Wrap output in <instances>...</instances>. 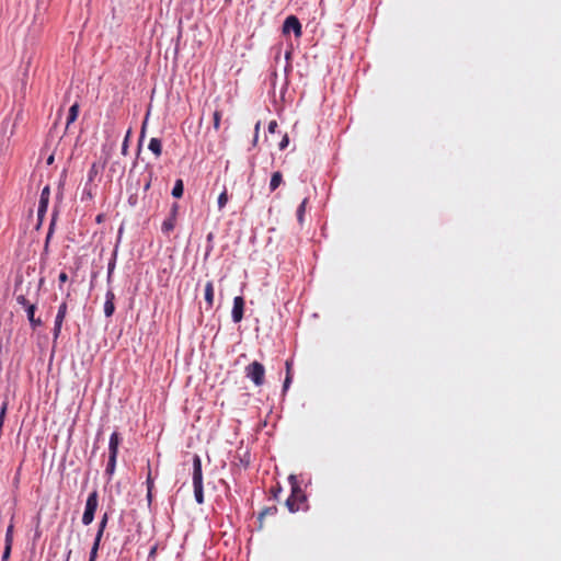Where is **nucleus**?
<instances>
[{
	"label": "nucleus",
	"instance_id": "obj_1",
	"mask_svg": "<svg viewBox=\"0 0 561 561\" xmlns=\"http://www.w3.org/2000/svg\"><path fill=\"white\" fill-rule=\"evenodd\" d=\"M289 483L291 492L289 497L286 500V506L290 513H297L299 511H306L308 508L307 496L301 490L296 476L290 474Z\"/></svg>",
	"mask_w": 561,
	"mask_h": 561
},
{
	"label": "nucleus",
	"instance_id": "obj_2",
	"mask_svg": "<svg viewBox=\"0 0 561 561\" xmlns=\"http://www.w3.org/2000/svg\"><path fill=\"white\" fill-rule=\"evenodd\" d=\"M99 506V493L96 490L92 491L85 503V508L82 515V524L88 526L90 525L94 519L95 511Z\"/></svg>",
	"mask_w": 561,
	"mask_h": 561
},
{
	"label": "nucleus",
	"instance_id": "obj_3",
	"mask_svg": "<svg viewBox=\"0 0 561 561\" xmlns=\"http://www.w3.org/2000/svg\"><path fill=\"white\" fill-rule=\"evenodd\" d=\"M245 376L253 381L255 386L264 383L265 368L260 362H252L244 369Z\"/></svg>",
	"mask_w": 561,
	"mask_h": 561
},
{
	"label": "nucleus",
	"instance_id": "obj_4",
	"mask_svg": "<svg viewBox=\"0 0 561 561\" xmlns=\"http://www.w3.org/2000/svg\"><path fill=\"white\" fill-rule=\"evenodd\" d=\"M107 522H108V514L104 513V515L102 516V518H101V520L99 523V529H98V533H96V536H95L92 549L90 551L89 561H95L96 560L98 551H99V548H100V543H101L104 530L106 528Z\"/></svg>",
	"mask_w": 561,
	"mask_h": 561
},
{
	"label": "nucleus",
	"instance_id": "obj_5",
	"mask_svg": "<svg viewBox=\"0 0 561 561\" xmlns=\"http://www.w3.org/2000/svg\"><path fill=\"white\" fill-rule=\"evenodd\" d=\"M289 32H294L297 38H299L302 34L301 23L295 15H289L284 21L283 33L288 34Z\"/></svg>",
	"mask_w": 561,
	"mask_h": 561
},
{
	"label": "nucleus",
	"instance_id": "obj_6",
	"mask_svg": "<svg viewBox=\"0 0 561 561\" xmlns=\"http://www.w3.org/2000/svg\"><path fill=\"white\" fill-rule=\"evenodd\" d=\"M244 299L242 296H237L233 299V307L231 317L234 323H239L243 319Z\"/></svg>",
	"mask_w": 561,
	"mask_h": 561
},
{
	"label": "nucleus",
	"instance_id": "obj_7",
	"mask_svg": "<svg viewBox=\"0 0 561 561\" xmlns=\"http://www.w3.org/2000/svg\"><path fill=\"white\" fill-rule=\"evenodd\" d=\"M203 485L202 460L198 455L193 457V486Z\"/></svg>",
	"mask_w": 561,
	"mask_h": 561
},
{
	"label": "nucleus",
	"instance_id": "obj_8",
	"mask_svg": "<svg viewBox=\"0 0 561 561\" xmlns=\"http://www.w3.org/2000/svg\"><path fill=\"white\" fill-rule=\"evenodd\" d=\"M49 196H50V190L49 186H45L42 190L41 198H39V205H38V216H42L46 213L48 203H49Z\"/></svg>",
	"mask_w": 561,
	"mask_h": 561
},
{
	"label": "nucleus",
	"instance_id": "obj_9",
	"mask_svg": "<svg viewBox=\"0 0 561 561\" xmlns=\"http://www.w3.org/2000/svg\"><path fill=\"white\" fill-rule=\"evenodd\" d=\"M121 444V437L117 432L112 433L108 442V456L118 455V446Z\"/></svg>",
	"mask_w": 561,
	"mask_h": 561
},
{
	"label": "nucleus",
	"instance_id": "obj_10",
	"mask_svg": "<svg viewBox=\"0 0 561 561\" xmlns=\"http://www.w3.org/2000/svg\"><path fill=\"white\" fill-rule=\"evenodd\" d=\"M114 299H115L114 293L112 290H108L106 293V299H105V304H104V313L106 317L113 316V313L115 311Z\"/></svg>",
	"mask_w": 561,
	"mask_h": 561
},
{
	"label": "nucleus",
	"instance_id": "obj_11",
	"mask_svg": "<svg viewBox=\"0 0 561 561\" xmlns=\"http://www.w3.org/2000/svg\"><path fill=\"white\" fill-rule=\"evenodd\" d=\"M176 219L178 218L168 216L163 220V222L161 225V231L163 234L169 236L174 230L175 225H176Z\"/></svg>",
	"mask_w": 561,
	"mask_h": 561
},
{
	"label": "nucleus",
	"instance_id": "obj_12",
	"mask_svg": "<svg viewBox=\"0 0 561 561\" xmlns=\"http://www.w3.org/2000/svg\"><path fill=\"white\" fill-rule=\"evenodd\" d=\"M35 310H36L35 305H27V310H26L27 318H28L31 325L34 329L42 325V320L39 318H35Z\"/></svg>",
	"mask_w": 561,
	"mask_h": 561
},
{
	"label": "nucleus",
	"instance_id": "obj_13",
	"mask_svg": "<svg viewBox=\"0 0 561 561\" xmlns=\"http://www.w3.org/2000/svg\"><path fill=\"white\" fill-rule=\"evenodd\" d=\"M148 149L159 158L162 153V142L159 138H151L148 145Z\"/></svg>",
	"mask_w": 561,
	"mask_h": 561
},
{
	"label": "nucleus",
	"instance_id": "obj_14",
	"mask_svg": "<svg viewBox=\"0 0 561 561\" xmlns=\"http://www.w3.org/2000/svg\"><path fill=\"white\" fill-rule=\"evenodd\" d=\"M79 115V104L75 103L70 106L66 123V128L68 129L69 126L78 118Z\"/></svg>",
	"mask_w": 561,
	"mask_h": 561
},
{
	"label": "nucleus",
	"instance_id": "obj_15",
	"mask_svg": "<svg viewBox=\"0 0 561 561\" xmlns=\"http://www.w3.org/2000/svg\"><path fill=\"white\" fill-rule=\"evenodd\" d=\"M205 300L208 308H211L214 305V284L210 280L205 285Z\"/></svg>",
	"mask_w": 561,
	"mask_h": 561
},
{
	"label": "nucleus",
	"instance_id": "obj_16",
	"mask_svg": "<svg viewBox=\"0 0 561 561\" xmlns=\"http://www.w3.org/2000/svg\"><path fill=\"white\" fill-rule=\"evenodd\" d=\"M283 183V174L279 171H276L272 174L271 181H270V191L274 192L279 187V185Z\"/></svg>",
	"mask_w": 561,
	"mask_h": 561
},
{
	"label": "nucleus",
	"instance_id": "obj_17",
	"mask_svg": "<svg viewBox=\"0 0 561 561\" xmlns=\"http://www.w3.org/2000/svg\"><path fill=\"white\" fill-rule=\"evenodd\" d=\"M183 192H184L183 181L181 179H178L175 181V184L172 190V196L175 198H181L183 196Z\"/></svg>",
	"mask_w": 561,
	"mask_h": 561
},
{
	"label": "nucleus",
	"instance_id": "obj_18",
	"mask_svg": "<svg viewBox=\"0 0 561 561\" xmlns=\"http://www.w3.org/2000/svg\"><path fill=\"white\" fill-rule=\"evenodd\" d=\"M277 513V507L275 505L265 507L259 515V520L261 523L260 528L262 527L263 518L266 516H273Z\"/></svg>",
	"mask_w": 561,
	"mask_h": 561
},
{
	"label": "nucleus",
	"instance_id": "obj_19",
	"mask_svg": "<svg viewBox=\"0 0 561 561\" xmlns=\"http://www.w3.org/2000/svg\"><path fill=\"white\" fill-rule=\"evenodd\" d=\"M146 484H147V497L149 501H151L152 489H153V479L151 477V470H150L149 463H148V474H147Z\"/></svg>",
	"mask_w": 561,
	"mask_h": 561
},
{
	"label": "nucleus",
	"instance_id": "obj_20",
	"mask_svg": "<svg viewBox=\"0 0 561 561\" xmlns=\"http://www.w3.org/2000/svg\"><path fill=\"white\" fill-rule=\"evenodd\" d=\"M67 310H68V306H67V302L64 301L59 308H58V312H57V316H56V319L55 321H59V322H64L65 318H66V314H67Z\"/></svg>",
	"mask_w": 561,
	"mask_h": 561
},
{
	"label": "nucleus",
	"instance_id": "obj_21",
	"mask_svg": "<svg viewBox=\"0 0 561 561\" xmlns=\"http://www.w3.org/2000/svg\"><path fill=\"white\" fill-rule=\"evenodd\" d=\"M307 203H308V198L306 197V198H304V201L301 202V204L298 206V209H297V219L300 225H302V222H304V215L306 211Z\"/></svg>",
	"mask_w": 561,
	"mask_h": 561
},
{
	"label": "nucleus",
	"instance_id": "obj_22",
	"mask_svg": "<svg viewBox=\"0 0 561 561\" xmlns=\"http://www.w3.org/2000/svg\"><path fill=\"white\" fill-rule=\"evenodd\" d=\"M194 496L198 504L204 503V491L203 485H194Z\"/></svg>",
	"mask_w": 561,
	"mask_h": 561
},
{
	"label": "nucleus",
	"instance_id": "obj_23",
	"mask_svg": "<svg viewBox=\"0 0 561 561\" xmlns=\"http://www.w3.org/2000/svg\"><path fill=\"white\" fill-rule=\"evenodd\" d=\"M116 458L117 456H108V461H107V466H106V472L112 474L115 470V466H116Z\"/></svg>",
	"mask_w": 561,
	"mask_h": 561
},
{
	"label": "nucleus",
	"instance_id": "obj_24",
	"mask_svg": "<svg viewBox=\"0 0 561 561\" xmlns=\"http://www.w3.org/2000/svg\"><path fill=\"white\" fill-rule=\"evenodd\" d=\"M228 203V194L225 190L219 196H218V207L219 209H222Z\"/></svg>",
	"mask_w": 561,
	"mask_h": 561
},
{
	"label": "nucleus",
	"instance_id": "obj_25",
	"mask_svg": "<svg viewBox=\"0 0 561 561\" xmlns=\"http://www.w3.org/2000/svg\"><path fill=\"white\" fill-rule=\"evenodd\" d=\"M13 540V525H9L7 533H5V545L12 546Z\"/></svg>",
	"mask_w": 561,
	"mask_h": 561
},
{
	"label": "nucleus",
	"instance_id": "obj_26",
	"mask_svg": "<svg viewBox=\"0 0 561 561\" xmlns=\"http://www.w3.org/2000/svg\"><path fill=\"white\" fill-rule=\"evenodd\" d=\"M213 119H214V128L216 130H218L219 127H220L221 112L220 111H215L214 115H213Z\"/></svg>",
	"mask_w": 561,
	"mask_h": 561
},
{
	"label": "nucleus",
	"instance_id": "obj_27",
	"mask_svg": "<svg viewBox=\"0 0 561 561\" xmlns=\"http://www.w3.org/2000/svg\"><path fill=\"white\" fill-rule=\"evenodd\" d=\"M131 134V130L128 129L127 134H126V137H125V140L123 142V146H122V153L123 154H127V150H128V138Z\"/></svg>",
	"mask_w": 561,
	"mask_h": 561
},
{
	"label": "nucleus",
	"instance_id": "obj_28",
	"mask_svg": "<svg viewBox=\"0 0 561 561\" xmlns=\"http://www.w3.org/2000/svg\"><path fill=\"white\" fill-rule=\"evenodd\" d=\"M61 327H62V323L59 322V321H55V325H54V339H58L60 332H61Z\"/></svg>",
	"mask_w": 561,
	"mask_h": 561
},
{
	"label": "nucleus",
	"instance_id": "obj_29",
	"mask_svg": "<svg viewBox=\"0 0 561 561\" xmlns=\"http://www.w3.org/2000/svg\"><path fill=\"white\" fill-rule=\"evenodd\" d=\"M282 492V486L279 485V483L276 484V486H273L271 489V494L272 496L277 500L278 499V495L279 493Z\"/></svg>",
	"mask_w": 561,
	"mask_h": 561
},
{
	"label": "nucleus",
	"instance_id": "obj_30",
	"mask_svg": "<svg viewBox=\"0 0 561 561\" xmlns=\"http://www.w3.org/2000/svg\"><path fill=\"white\" fill-rule=\"evenodd\" d=\"M16 301L19 305L23 306L27 310V305H31L25 296L20 295L16 297Z\"/></svg>",
	"mask_w": 561,
	"mask_h": 561
},
{
	"label": "nucleus",
	"instance_id": "obj_31",
	"mask_svg": "<svg viewBox=\"0 0 561 561\" xmlns=\"http://www.w3.org/2000/svg\"><path fill=\"white\" fill-rule=\"evenodd\" d=\"M179 204L178 203H173V205L171 206V209H170V214L169 216L170 217H174V218H178V214H179Z\"/></svg>",
	"mask_w": 561,
	"mask_h": 561
},
{
	"label": "nucleus",
	"instance_id": "obj_32",
	"mask_svg": "<svg viewBox=\"0 0 561 561\" xmlns=\"http://www.w3.org/2000/svg\"><path fill=\"white\" fill-rule=\"evenodd\" d=\"M288 144H289V138H288V135H287V134H285V135H284V137H283V139H282V140H280V142H279V149H280V150L286 149V148H287V146H288Z\"/></svg>",
	"mask_w": 561,
	"mask_h": 561
},
{
	"label": "nucleus",
	"instance_id": "obj_33",
	"mask_svg": "<svg viewBox=\"0 0 561 561\" xmlns=\"http://www.w3.org/2000/svg\"><path fill=\"white\" fill-rule=\"evenodd\" d=\"M68 280V275L66 272H60L58 275L59 288H61L62 284Z\"/></svg>",
	"mask_w": 561,
	"mask_h": 561
},
{
	"label": "nucleus",
	"instance_id": "obj_34",
	"mask_svg": "<svg viewBox=\"0 0 561 561\" xmlns=\"http://www.w3.org/2000/svg\"><path fill=\"white\" fill-rule=\"evenodd\" d=\"M277 127H278L277 122H276V121H271V122L268 123V127H267V129H268V131H270L271 134H273V133H275V131H276V128H277Z\"/></svg>",
	"mask_w": 561,
	"mask_h": 561
},
{
	"label": "nucleus",
	"instance_id": "obj_35",
	"mask_svg": "<svg viewBox=\"0 0 561 561\" xmlns=\"http://www.w3.org/2000/svg\"><path fill=\"white\" fill-rule=\"evenodd\" d=\"M291 382V375L286 374V378L284 380L283 390L286 391Z\"/></svg>",
	"mask_w": 561,
	"mask_h": 561
},
{
	"label": "nucleus",
	"instance_id": "obj_36",
	"mask_svg": "<svg viewBox=\"0 0 561 561\" xmlns=\"http://www.w3.org/2000/svg\"><path fill=\"white\" fill-rule=\"evenodd\" d=\"M10 552H11V546L5 545V549H4V552H3V556H2V560L3 561H5L9 558Z\"/></svg>",
	"mask_w": 561,
	"mask_h": 561
},
{
	"label": "nucleus",
	"instance_id": "obj_37",
	"mask_svg": "<svg viewBox=\"0 0 561 561\" xmlns=\"http://www.w3.org/2000/svg\"><path fill=\"white\" fill-rule=\"evenodd\" d=\"M290 370H291V363L289 360H287L286 362V374L291 375Z\"/></svg>",
	"mask_w": 561,
	"mask_h": 561
},
{
	"label": "nucleus",
	"instance_id": "obj_38",
	"mask_svg": "<svg viewBox=\"0 0 561 561\" xmlns=\"http://www.w3.org/2000/svg\"><path fill=\"white\" fill-rule=\"evenodd\" d=\"M145 127H146V122L142 124V127H141L140 140L145 137Z\"/></svg>",
	"mask_w": 561,
	"mask_h": 561
},
{
	"label": "nucleus",
	"instance_id": "obj_39",
	"mask_svg": "<svg viewBox=\"0 0 561 561\" xmlns=\"http://www.w3.org/2000/svg\"><path fill=\"white\" fill-rule=\"evenodd\" d=\"M113 268H114V263H110L108 264V275H111Z\"/></svg>",
	"mask_w": 561,
	"mask_h": 561
},
{
	"label": "nucleus",
	"instance_id": "obj_40",
	"mask_svg": "<svg viewBox=\"0 0 561 561\" xmlns=\"http://www.w3.org/2000/svg\"><path fill=\"white\" fill-rule=\"evenodd\" d=\"M54 162V156H50L48 159H47V163L48 164H51Z\"/></svg>",
	"mask_w": 561,
	"mask_h": 561
},
{
	"label": "nucleus",
	"instance_id": "obj_41",
	"mask_svg": "<svg viewBox=\"0 0 561 561\" xmlns=\"http://www.w3.org/2000/svg\"><path fill=\"white\" fill-rule=\"evenodd\" d=\"M259 129H260V122H259V123H256V125H255V133H256V134L259 133ZM256 137H257V135L255 136V138H256Z\"/></svg>",
	"mask_w": 561,
	"mask_h": 561
},
{
	"label": "nucleus",
	"instance_id": "obj_42",
	"mask_svg": "<svg viewBox=\"0 0 561 561\" xmlns=\"http://www.w3.org/2000/svg\"><path fill=\"white\" fill-rule=\"evenodd\" d=\"M149 186H150V183H147V184H146V186H145V188H146V190H148V188H149Z\"/></svg>",
	"mask_w": 561,
	"mask_h": 561
},
{
	"label": "nucleus",
	"instance_id": "obj_43",
	"mask_svg": "<svg viewBox=\"0 0 561 561\" xmlns=\"http://www.w3.org/2000/svg\"><path fill=\"white\" fill-rule=\"evenodd\" d=\"M232 0H225L226 3H230Z\"/></svg>",
	"mask_w": 561,
	"mask_h": 561
}]
</instances>
